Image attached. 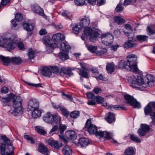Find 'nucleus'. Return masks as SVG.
<instances>
[{"mask_svg":"<svg viewBox=\"0 0 155 155\" xmlns=\"http://www.w3.org/2000/svg\"><path fill=\"white\" fill-rule=\"evenodd\" d=\"M129 59L126 61L121 60L118 63V68H125L133 72L137 71V58L136 55L131 54L127 56Z\"/></svg>","mask_w":155,"mask_h":155,"instance_id":"nucleus-1","label":"nucleus"},{"mask_svg":"<svg viewBox=\"0 0 155 155\" xmlns=\"http://www.w3.org/2000/svg\"><path fill=\"white\" fill-rule=\"evenodd\" d=\"M0 138L4 142L2 143L0 146V153L1 155H14L15 147L13 146L12 141L5 135H0Z\"/></svg>","mask_w":155,"mask_h":155,"instance_id":"nucleus-2","label":"nucleus"},{"mask_svg":"<svg viewBox=\"0 0 155 155\" xmlns=\"http://www.w3.org/2000/svg\"><path fill=\"white\" fill-rule=\"evenodd\" d=\"M155 77L150 74H147L143 78L142 75L138 74L136 78V85L143 86L144 87H152L154 85Z\"/></svg>","mask_w":155,"mask_h":155,"instance_id":"nucleus-3","label":"nucleus"},{"mask_svg":"<svg viewBox=\"0 0 155 155\" xmlns=\"http://www.w3.org/2000/svg\"><path fill=\"white\" fill-rule=\"evenodd\" d=\"M61 50L65 52H60L58 56L62 61H65L69 58L68 56V50L71 49V47L67 42H63L60 44Z\"/></svg>","mask_w":155,"mask_h":155,"instance_id":"nucleus-4","label":"nucleus"},{"mask_svg":"<svg viewBox=\"0 0 155 155\" xmlns=\"http://www.w3.org/2000/svg\"><path fill=\"white\" fill-rule=\"evenodd\" d=\"M21 100L20 96H17L15 98L13 99V107L14 110L12 112V114L14 116L17 115L22 110Z\"/></svg>","mask_w":155,"mask_h":155,"instance_id":"nucleus-5","label":"nucleus"},{"mask_svg":"<svg viewBox=\"0 0 155 155\" xmlns=\"http://www.w3.org/2000/svg\"><path fill=\"white\" fill-rule=\"evenodd\" d=\"M124 97L126 103L129 105L132 106L134 108L139 109L141 107L140 103L138 102L133 97L129 94H124Z\"/></svg>","mask_w":155,"mask_h":155,"instance_id":"nucleus-6","label":"nucleus"},{"mask_svg":"<svg viewBox=\"0 0 155 155\" xmlns=\"http://www.w3.org/2000/svg\"><path fill=\"white\" fill-rule=\"evenodd\" d=\"M10 38H4L3 39L4 41L1 44V47H5L8 51L12 50L14 49L17 46V44L15 41H10Z\"/></svg>","mask_w":155,"mask_h":155,"instance_id":"nucleus-7","label":"nucleus"},{"mask_svg":"<svg viewBox=\"0 0 155 155\" xmlns=\"http://www.w3.org/2000/svg\"><path fill=\"white\" fill-rule=\"evenodd\" d=\"M101 38L102 43L106 45L109 46L113 42V36L108 33L102 34Z\"/></svg>","mask_w":155,"mask_h":155,"instance_id":"nucleus-8","label":"nucleus"},{"mask_svg":"<svg viewBox=\"0 0 155 155\" xmlns=\"http://www.w3.org/2000/svg\"><path fill=\"white\" fill-rule=\"evenodd\" d=\"M94 134H95L96 137H98L100 138L104 137V138L111 140L110 141L114 143H117L116 140L112 139L110 133L107 131H97V130Z\"/></svg>","mask_w":155,"mask_h":155,"instance_id":"nucleus-9","label":"nucleus"},{"mask_svg":"<svg viewBox=\"0 0 155 155\" xmlns=\"http://www.w3.org/2000/svg\"><path fill=\"white\" fill-rule=\"evenodd\" d=\"M150 130V127L146 124H141L140 128L137 130V133L139 136L143 137Z\"/></svg>","mask_w":155,"mask_h":155,"instance_id":"nucleus-10","label":"nucleus"},{"mask_svg":"<svg viewBox=\"0 0 155 155\" xmlns=\"http://www.w3.org/2000/svg\"><path fill=\"white\" fill-rule=\"evenodd\" d=\"M85 127L87 128L88 132L91 134H94L97 130L96 126L91 123V119H87L85 123Z\"/></svg>","mask_w":155,"mask_h":155,"instance_id":"nucleus-11","label":"nucleus"},{"mask_svg":"<svg viewBox=\"0 0 155 155\" xmlns=\"http://www.w3.org/2000/svg\"><path fill=\"white\" fill-rule=\"evenodd\" d=\"M39 107V103L35 99L30 100L28 103V108L30 110L38 109Z\"/></svg>","mask_w":155,"mask_h":155,"instance_id":"nucleus-12","label":"nucleus"},{"mask_svg":"<svg viewBox=\"0 0 155 155\" xmlns=\"http://www.w3.org/2000/svg\"><path fill=\"white\" fill-rule=\"evenodd\" d=\"M47 142L50 146L57 149H59L62 146V143L61 142H59L57 140L50 139H48Z\"/></svg>","mask_w":155,"mask_h":155,"instance_id":"nucleus-13","label":"nucleus"},{"mask_svg":"<svg viewBox=\"0 0 155 155\" xmlns=\"http://www.w3.org/2000/svg\"><path fill=\"white\" fill-rule=\"evenodd\" d=\"M131 39L126 41L124 45V48L127 49L131 48H134L137 46V44L134 42V39L133 37H132Z\"/></svg>","mask_w":155,"mask_h":155,"instance_id":"nucleus-14","label":"nucleus"},{"mask_svg":"<svg viewBox=\"0 0 155 155\" xmlns=\"http://www.w3.org/2000/svg\"><path fill=\"white\" fill-rule=\"evenodd\" d=\"M74 70L71 68L62 67L60 70V74L61 76H64L65 74L70 76L71 75H73L72 72V71Z\"/></svg>","mask_w":155,"mask_h":155,"instance_id":"nucleus-15","label":"nucleus"},{"mask_svg":"<svg viewBox=\"0 0 155 155\" xmlns=\"http://www.w3.org/2000/svg\"><path fill=\"white\" fill-rule=\"evenodd\" d=\"M31 9L36 14H38L40 15L43 16L44 12L43 9L41 8L38 5H33L31 6Z\"/></svg>","mask_w":155,"mask_h":155,"instance_id":"nucleus-16","label":"nucleus"},{"mask_svg":"<svg viewBox=\"0 0 155 155\" xmlns=\"http://www.w3.org/2000/svg\"><path fill=\"white\" fill-rule=\"evenodd\" d=\"M52 39L54 41L58 43L63 41L65 37L64 35L58 33L53 35Z\"/></svg>","mask_w":155,"mask_h":155,"instance_id":"nucleus-17","label":"nucleus"},{"mask_svg":"<svg viewBox=\"0 0 155 155\" xmlns=\"http://www.w3.org/2000/svg\"><path fill=\"white\" fill-rule=\"evenodd\" d=\"M79 143L82 147H86L88 145L92 143L91 141L88 138H81L78 141Z\"/></svg>","mask_w":155,"mask_h":155,"instance_id":"nucleus-18","label":"nucleus"},{"mask_svg":"<svg viewBox=\"0 0 155 155\" xmlns=\"http://www.w3.org/2000/svg\"><path fill=\"white\" fill-rule=\"evenodd\" d=\"M65 136L68 139L74 140L77 137L75 131L72 130H68L65 133Z\"/></svg>","mask_w":155,"mask_h":155,"instance_id":"nucleus-19","label":"nucleus"},{"mask_svg":"<svg viewBox=\"0 0 155 155\" xmlns=\"http://www.w3.org/2000/svg\"><path fill=\"white\" fill-rule=\"evenodd\" d=\"M52 123L51 124H54L58 125L61 123V117L58 114H55L53 115Z\"/></svg>","mask_w":155,"mask_h":155,"instance_id":"nucleus-20","label":"nucleus"},{"mask_svg":"<svg viewBox=\"0 0 155 155\" xmlns=\"http://www.w3.org/2000/svg\"><path fill=\"white\" fill-rule=\"evenodd\" d=\"M90 23V19L86 16L82 19L81 22L79 23L80 26L82 28L87 27L89 25Z\"/></svg>","mask_w":155,"mask_h":155,"instance_id":"nucleus-21","label":"nucleus"},{"mask_svg":"<svg viewBox=\"0 0 155 155\" xmlns=\"http://www.w3.org/2000/svg\"><path fill=\"white\" fill-rule=\"evenodd\" d=\"M53 114L49 112L45 114L43 116V120L46 123L52 124Z\"/></svg>","mask_w":155,"mask_h":155,"instance_id":"nucleus-22","label":"nucleus"},{"mask_svg":"<svg viewBox=\"0 0 155 155\" xmlns=\"http://www.w3.org/2000/svg\"><path fill=\"white\" fill-rule=\"evenodd\" d=\"M115 114L110 112L108 113L107 117L105 118V119L108 123L112 124L115 121Z\"/></svg>","mask_w":155,"mask_h":155,"instance_id":"nucleus-23","label":"nucleus"},{"mask_svg":"<svg viewBox=\"0 0 155 155\" xmlns=\"http://www.w3.org/2000/svg\"><path fill=\"white\" fill-rule=\"evenodd\" d=\"M62 152L64 155H72V151L69 146H65L62 150Z\"/></svg>","mask_w":155,"mask_h":155,"instance_id":"nucleus-24","label":"nucleus"},{"mask_svg":"<svg viewBox=\"0 0 155 155\" xmlns=\"http://www.w3.org/2000/svg\"><path fill=\"white\" fill-rule=\"evenodd\" d=\"M1 61L2 62L4 65L8 66V64L11 62V58L0 55V61Z\"/></svg>","mask_w":155,"mask_h":155,"instance_id":"nucleus-25","label":"nucleus"},{"mask_svg":"<svg viewBox=\"0 0 155 155\" xmlns=\"http://www.w3.org/2000/svg\"><path fill=\"white\" fill-rule=\"evenodd\" d=\"M22 26L24 29L28 32L33 31L34 28V25L31 23H24Z\"/></svg>","mask_w":155,"mask_h":155,"instance_id":"nucleus-26","label":"nucleus"},{"mask_svg":"<svg viewBox=\"0 0 155 155\" xmlns=\"http://www.w3.org/2000/svg\"><path fill=\"white\" fill-rule=\"evenodd\" d=\"M144 110L146 115H149L153 113V108L149 103L144 108Z\"/></svg>","mask_w":155,"mask_h":155,"instance_id":"nucleus-27","label":"nucleus"},{"mask_svg":"<svg viewBox=\"0 0 155 155\" xmlns=\"http://www.w3.org/2000/svg\"><path fill=\"white\" fill-rule=\"evenodd\" d=\"M11 61L12 64L17 65L20 64L22 62V60L19 57H11Z\"/></svg>","mask_w":155,"mask_h":155,"instance_id":"nucleus-28","label":"nucleus"},{"mask_svg":"<svg viewBox=\"0 0 155 155\" xmlns=\"http://www.w3.org/2000/svg\"><path fill=\"white\" fill-rule=\"evenodd\" d=\"M38 150L41 153L45 154L48 152V149L43 144L41 143L39 144Z\"/></svg>","mask_w":155,"mask_h":155,"instance_id":"nucleus-29","label":"nucleus"},{"mask_svg":"<svg viewBox=\"0 0 155 155\" xmlns=\"http://www.w3.org/2000/svg\"><path fill=\"white\" fill-rule=\"evenodd\" d=\"M107 108L109 109H110L112 110H113L114 109L116 110H125L127 109L126 107L120 106L119 105H110L108 106Z\"/></svg>","mask_w":155,"mask_h":155,"instance_id":"nucleus-30","label":"nucleus"},{"mask_svg":"<svg viewBox=\"0 0 155 155\" xmlns=\"http://www.w3.org/2000/svg\"><path fill=\"white\" fill-rule=\"evenodd\" d=\"M99 33L97 31H95L93 34L89 36V40L92 42H94L96 41L97 38L99 36Z\"/></svg>","mask_w":155,"mask_h":155,"instance_id":"nucleus-31","label":"nucleus"},{"mask_svg":"<svg viewBox=\"0 0 155 155\" xmlns=\"http://www.w3.org/2000/svg\"><path fill=\"white\" fill-rule=\"evenodd\" d=\"M147 30L148 35H152L155 33V25H150L147 27Z\"/></svg>","mask_w":155,"mask_h":155,"instance_id":"nucleus-32","label":"nucleus"},{"mask_svg":"<svg viewBox=\"0 0 155 155\" xmlns=\"http://www.w3.org/2000/svg\"><path fill=\"white\" fill-rule=\"evenodd\" d=\"M136 40L134 39V41H136L141 42L146 41L147 40L148 37L145 35H137L136 36Z\"/></svg>","mask_w":155,"mask_h":155,"instance_id":"nucleus-33","label":"nucleus"},{"mask_svg":"<svg viewBox=\"0 0 155 155\" xmlns=\"http://www.w3.org/2000/svg\"><path fill=\"white\" fill-rule=\"evenodd\" d=\"M42 73L44 76L47 77H50L51 75V72L49 68L47 67L43 68Z\"/></svg>","mask_w":155,"mask_h":155,"instance_id":"nucleus-34","label":"nucleus"},{"mask_svg":"<svg viewBox=\"0 0 155 155\" xmlns=\"http://www.w3.org/2000/svg\"><path fill=\"white\" fill-rule=\"evenodd\" d=\"M35 129L37 132L41 135H44L47 134L46 131L42 127L36 126Z\"/></svg>","mask_w":155,"mask_h":155,"instance_id":"nucleus-35","label":"nucleus"},{"mask_svg":"<svg viewBox=\"0 0 155 155\" xmlns=\"http://www.w3.org/2000/svg\"><path fill=\"white\" fill-rule=\"evenodd\" d=\"M106 70L108 73L111 74L114 71V64L111 63H107L106 65Z\"/></svg>","mask_w":155,"mask_h":155,"instance_id":"nucleus-36","label":"nucleus"},{"mask_svg":"<svg viewBox=\"0 0 155 155\" xmlns=\"http://www.w3.org/2000/svg\"><path fill=\"white\" fill-rule=\"evenodd\" d=\"M32 116L34 118H37L41 116V110L38 109H35L32 110Z\"/></svg>","mask_w":155,"mask_h":155,"instance_id":"nucleus-37","label":"nucleus"},{"mask_svg":"<svg viewBox=\"0 0 155 155\" xmlns=\"http://www.w3.org/2000/svg\"><path fill=\"white\" fill-rule=\"evenodd\" d=\"M114 22L118 25L124 23L125 20L120 16H117L114 18Z\"/></svg>","mask_w":155,"mask_h":155,"instance_id":"nucleus-38","label":"nucleus"},{"mask_svg":"<svg viewBox=\"0 0 155 155\" xmlns=\"http://www.w3.org/2000/svg\"><path fill=\"white\" fill-rule=\"evenodd\" d=\"M130 137L131 140L137 143H139L141 142L140 139L134 134H130Z\"/></svg>","mask_w":155,"mask_h":155,"instance_id":"nucleus-39","label":"nucleus"},{"mask_svg":"<svg viewBox=\"0 0 155 155\" xmlns=\"http://www.w3.org/2000/svg\"><path fill=\"white\" fill-rule=\"evenodd\" d=\"M124 154L125 155H134L135 152L134 148L132 147H128L126 149L125 152Z\"/></svg>","mask_w":155,"mask_h":155,"instance_id":"nucleus-40","label":"nucleus"},{"mask_svg":"<svg viewBox=\"0 0 155 155\" xmlns=\"http://www.w3.org/2000/svg\"><path fill=\"white\" fill-rule=\"evenodd\" d=\"M88 70L83 69H80L79 71V74L81 76L87 78H88Z\"/></svg>","mask_w":155,"mask_h":155,"instance_id":"nucleus-41","label":"nucleus"},{"mask_svg":"<svg viewBox=\"0 0 155 155\" xmlns=\"http://www.w3.org/2000/svg\"><path fill=\"white\" fill-rule=\"evenodd\" d=\"M81 26H80V24H76L72 28L73 31L74 33L78 34L79 31L82 28Z\"/></svg>","mask_w":155,"mask_h":155,"instance_id":"nucleus-42","label":"nucleus"},{"mask_svg":"<svg viewBox=\"0 0 155 155\" xmlns=\"http://www.w3.org/2000/svg\"><path fill=\"white\" fill-rule=\"evenodd\" d=\"M94 30L92 28H87L84 29V33L86 36H88L93 33Z\"/></svg>","mask_w":155,"mask_h":155,"instance_id":"nucleus-43","label":"nucleus"},{"mask_svg":"<svg viewBox=\"0 0 155 155\" xmlns=\"http://www.w3.org/2000/svg\"><path fill=\"white\" fill-rule=\"evenodd\" d=\"M127 81L130 84H136V77L134 76L129 77L128 78ZM132 86L133 87H136L135 86H134L133 85Z\"/></svg>","mask_w":155,"mask_h":155,"instance_id":"nucleus-44","label":"nucleus"},{"mask_svg":"<svg viewBox=\"0 0 155 155\" xmlns=\"http://www.w3.org/2000/svg\"><path fill=\"white\" fill-rule=\"evenodd\" d=\"M51 38L48 35H45L44 36L42 39V41L47 46L50 43Z\"/></svg>","mask_w":155,"mask_h":155,"instance_id":"nucleus-45","label":"nucleus"},{"mask_svg":"<svg viewBox=\"0 0 155 155\" xmlns=\"http://www.w3.org/2000/svg\"><path fill=\"white\" fill-rule=\"evenodd\" d=\"M60 111L61 112V114L65 117H68L69 114V112L65 108L62 107L60 108Z\"/></svg>","mask_w":155,"mask_h":155,"instance_id":"nucleus-46","label":"nucleus"},{"mask_svg":"<svg viewBox=\"0 0 155 155\" xmlns=\"http://www.w3.org/2000/svg\"><path fill=\"white\" fill-rule=\"evenodd\" d=\"M87 1L90 4H93L96 1H97L99 5H102L104 3V0H87Z\"/></svg>","mask_w":155,"mask_h":155,"instance_id":"nucleus-47","label":"nucleus"},{"mask_svg":"<svg viewBox=\"0 0 155 155\" xmlns=\"http://www.w3.org/2000/svg\"><path fill=\"white\" fill-rule=\"evenodd\" d=\"M80 115L79 111H74L72 112L70 114V116L71 118H76L79 117Z\"/></svg>","mask_w":155,"mask_h":155,"instance_id":"nucleus-48","label":"nucleus"},{"mask_svg":"<svg viewBox=\"0 0 155 155\" xmlns=\"http://www.w3.org/2000/svg\"><path fill=\"white\" fill-rule=\"evenodd\" d=\"M35 53V51L33 50L31 48L29 49L28 55V58L30 59H32L34 58V54Z\"/></svg>","mask_w":155,"mask_h":155,"instance_id":"nucleus-49","label":"nucleus"},{"mask_svg":"<svg viewBox=\"0 0 155 155\" xmlns=\"http://www.w3.org/2000/svg\"><path fill=\"white\" fill-rule=\"evenodd\" d=\"M58 125H59V129L60 133L61 134H63L64 131L66 130L67 126L65 125L62 124L61 123L58 124Z\"/></svg>","mask_w":155,"mask_h":155,"instance_id":"nucleus-50","label":"nucleus"},{"mask_svg":"<svg viewBox=\"0 0 155 155\" xmlns=\"http://www.w3.org/2000/svg\"><path fill=\"white\" fill-rule=\"evenodd\" d=\"M62 15L64 17H66L67 18L71 19L72 18V16L71 13L66 11H65L62 12Z\"/></svg>","mask_w":155,"mask_h":155,"instance_id":"nucleus-51","label":"nucleus"},{"mask_svg":"<svg viewBox=\"0 0 155 155\" xmlns=\"http://www.w3.org/2000/svg\"><path fill=\"white\" fill-rule=\"evenodd\" d=\"M24 137L31 144L35 143V140H34L33 138L30 136L28 135H24Z\"/></svg>","mask_w":155,"mask_h":155,"instance_id":"nucleus-52","label":"nucleus"},{"mask_svg":"<svg viewBox=\"0 0 155 155\" xmlns=\"http://www.w3.org/2000/svg\"><path fill=\"white\" fill-rule=\"evenodd\" d=\"M15 18L16 21L18 22L21 21L23 19V16L21 13H17L15 15Z\"/></svg>","mask_w":155,"mask_h":155,"instance_id":"nucleus-53","label":"nucleus"},{"mask_svg":"<svg viewBox=\"0 0 155 155\" xmlns=\"http://www.w3.org/2000/svg\"><path fill=\"white\" fill-rule=\"evenodd\" d=\"M87 49L90 52L94 53L97 49V46L90 45L87 48Z\"/></svg>","mask_w":155,"mask_h":155,"instance_id":"nucleus-54","label":"nucleus"},{"mask_svg":"<svg viewBox=\"0 0 155 155\" xmlns=\"http://www.w3.org/2000/svg\"><path fill=\"white\" fill-rule=\"evenodd\" d=\"M137 0H124L123 5L125 6L129 5H132L136 2Z\"/></svg>","mask_w":155,"mask_h":155,"instance_id":"nucleus-55","label":"nucleus"},{"mask_svg":"<svg viewBox=\"0 0 155 155\" xmlns=\"http://www.w3.org/2000/svg\"><path fill=\"white\" fill-rule=\"evenodd\" d=\"M124 8V7L122 6V4L119 3L115 8V11L117 12H120L123 10Z\"/></svg>","mask_w":155,"mask_h":155,"instance_id":"nucleus-56","label":"nucleus"},{"mask_svg":"<svg viewBox=\"0 0 155 155\" xmlns=\"http://www.w3.org/2000/svg\"><path fill=\"white\" fill-rule=\"evenodd\" d=\"M18 21L15 20V19H12L11 21V23L12 25V29H16V27L18 25Z\"/></svg>","mask_w":155,"mask_h":155,"instance_id":"nucleus-57","label":"nucleus"},{"mask_svg":"<svg viewBox=\"0 0 155 155\" xmlns=\"http://www.w3.org/2000/svg\"><path fill=\"white\" fill-rule=\"evenodd\" d=\"M74 2L77 5H83L85 3V0H75Z\"/></svg>","mask_w":155,"mask_h":155,"instance_id":"nucleus-58","label":"nucleus"},{"mask_svg":"<svg viewBox=\"0 0 155 155\" xmlns=\"http://www.w3.org/2000/svg\"><path fill=\"white\" fill-rule=\"evenodd\" d=\"M51 71L54 73L57 74L58 73H60V70L56 66H53L51 67Z\"/></svg>","mask_w":155,"mask_h":155,"instance_id":"nucleus-59","label":"nucleus"},{"mask_svg":"<svg viewBox=\"0 0 155 155\" xmlns=\"http://www.w3.org/2000/svg\"><path fill=\"white\" fill-rule=\"evenodd\" d=\"M96 101L97 104H102L104 101V99L100 96H97L96 97Z\"/></svg>","mask_w":155,"mask_h":155,"instance_id":"nucleus-60","label":"nucleus"},{"mask_svg":"<svg viewBox=\"0 0 155 155\" xmlns=\"http://www.w3.org/2000/svg\"><path fill=\"white\" fill-rule=\"evenodd\" d=\"M10 1V0H2L1 2L0 3V8L2 6H5L9 4Z\"/></svg>","mask_w":155,"mask_h":155,"instance_id":"nucleus-61","label":"nucleus"},{"mask_svg":"<svg viewBox=\"0 0 155 155\" xmlns=\"http://www.w3.org/2000/svg\"><path fill=\"white\" fill-rule=\"evenodd\" d=\"M58 46V45L57 44L54 43H50L49 44H48V45L47 47L48 49L51 48L53 49L54 48L57 47Z\"/></svg>","mask_w":155,"mask_h":155,"instance_id":"nucleus-62","label":"nucleus"},{"mask_svg":"<svg viewBox=\"0 0 155 155\" xmlns=\"http://www.w3.org/2000/svg\"><path fill=\"white\" fill-rule=\"evenodd\" d=\"M92 91L94 93L96 94H97L100 93L101 92L102 90L100 87H94V88L93 89Z\"/></svg>","mask_w":155,"mask_h":155,"instance_id":"nucleus-63","label":"nucleus"},{"mask_svg":"<svg viewBox=\"0 0 155 155\" xmlns=\"http://www.w3.org/2000/svg\"><path fill=\"white\" fill-rule=\"evenodd\" d=\"M87 104L89 105L94 106L96 104V102L95 101V98L94 99H91L89 100L87 102Z\"/></svg>","mask_w":155,"mask_h":155,"instance_id":"nucleus-64","label":"nucleus"}]
</instances>
